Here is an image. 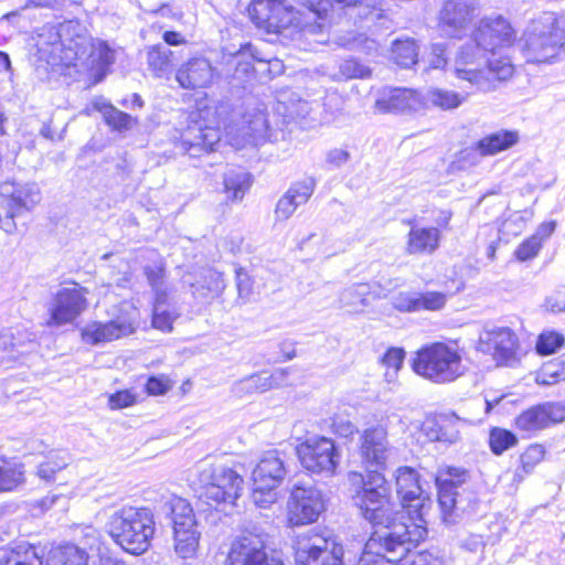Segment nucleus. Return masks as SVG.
<instances>
[{
	"instance_id": "nucleus-1",
	"label": "nucleus",
	"mask_w": 565,
	"mask_h": 565,
	"mask_svg": "<svg viewBox=\"0 0 565 565\" xmlns=\"http://www.w3.org/2000/svg\"><path fill=\"white\" fill-rule=\"evenodd\" d=\"M349 480L354 488L352 499L361 516L372 526L370 546L380 548L388 561L406 565L414 557L413 551L425 537L426 529L418 524H408L402 510L392 502L391 489L382 473L373 471L365 477L360 472H350Z\"/></svg>"
},
{
	"instance_id": "nucleus-2",
	"label": "nucleus",
	"mask_w": 565,
	"mask_h": 565,
	"mask_svg": "<svg viewBox=\"0 0 565 565\" xmlns=\"http://www.w3.org/2000/svg\"><path fill=\"white\" fill-rule=\"evenodd\" d=\"M35 56L54 67L74 66L87 72L95 83L104 79L115 63V50L107 42L94 40L86 28L76 20L47 23L33 35Z\"/></svg>"
},
{
	"instance_id": "nucleus-3",
	"label": "nucleus",
	"mask_w": 565,
	"mask_h": 565,
	"mask_svg": "<svg viewBox=\"0 0 565 565\" xmlns=\"http://www.w3.org/2000/svg\"><path fill=\"white\" fill-rule=\"evenodd\" d=\"M516 33L502 15L483 17L472 32L473 44L461 47L455 63L457 78L480 92L494 90L514 74L509 57H495V51L511 46Z\"/></svg>"
},
{
	"instance_id": "nucleus-4",
	"label": "nucleus",
	"mask_w": 565,
	"mask_h": 565,
	"mask_svg": "<svg viewBox=\"0 0 565 565\" xmlns=\"http://www.w3.org/2000/svg\"><path fill=\"white\" fill-rule=\"evenodd\" d=\"M107 525L113 540L127 553L140 555L150 547L154 534L150 509L124 507L110 516Z\"/></svg>"
},
{
	"instance_id": "nucleus-5",
	"label": "nucleus",
	"mask_w": 565,
	"mask_h": 565,
	"mask_svg": "<svg viewBox=\"0 0 565 565\" xmlns=\"http://www.w3.org/2000/svg\"><path fill=\"white\" fill-rule=\"evenodd\" d=\"M522 52L529 63H553L564 51L565 32L553 12H543L526 26Z\"/></svg>"
},
{
	"instance_id": "nucleus-6",
	"label": "nucleus",
	"mask_w": 565,
	"mask_h": 565,
	"mask_svg": "<svg viewBox=\"0 0 565 565\" xmlns=\"http://www.w3.org/2000/svg\"><path fill=\"white\" fill-rule=\"evenodd\" d=\"M411 365L417 375L436 384L454 382L466 371L459 352L441 342L423 347Z\"/></svg>"
},
{
	"instance_id": "nucleus-7",
	"label": "nucleus",
	"mask_w": 565,
	"mask_h": 565,
	"mask_svg": "<svg viewBox=\"0 0 565 565\" xmlns=\"http://www.w3.org/2000/svg\"><path fill=\"white\" fill-rule=\"evenodd\" d=\"M199 499L209 505L234 504L243 491L244 480L228 467L210 466L200 473Z\"/></svg>"
},
{
	"instance_id": "nucleus-8",
	"label": "nucleus",
	"mask_w": 565,
	"mask_h": 565,
	"mask_svg": "<svg viewBox=\"0 0 565 565\" xmlns=\"http://www.w3.org/2000/svg\"><path fill=\"white\" fill-rule=\"evenodd\" d=\"M287 475L285 455L277 450L268 451L254 468L253 493L254 503L263 509L277 501V489L281 486Z\"/></svg>"
},
{
	"instance_id": "nucleus-9",
	"label": "nucleus",
	"mask_w": 565,
	"mask_h": 565,
	"mask_svg": "<svg viewBox=\"0 0 565 565\" xmlns=\"http://www.w3.org/2000/svg\"><path fill=\"white\" fill-rule=\"evenodd\" d=\"M41 201V192L35 183L3 182L0 184V227L6 233L17 231L15 217L30 212Z\"/></svg>"
},
{
	"instance_id": "nucleus-10",
	"label": "nucleus",
	"mask_w": 565,
	"mask_h": 565,
	"mask_svg": "<svg viewBox=\"0 0 565 565\" xmlns=\"http://www.w3.org/2000/svg\"><path fill=\"white\" fill-rule=\"evenodd\" d=\"M172 514L174 551L181 558H191L196 554L201 531L191 504L180 497H173L167 503Z\"/></svg>"
},
{
	"instance_id": "nucleus-11",
	"label": "nucleus",
	"mask_w": 565,
	"mask_h": 565,
	"mask_svg": "<svg viewBox=\"0 0 565 565\" xmlns=\"http://www.w3.org/2000/svg\"><path fill=\"white\" fill-rule=\"evenodd\" d=\"M248 14L255 25L267 33L285 34L299 24L294 8L281 0H253Z\"/></svg>"
},
{
	"instance_id": "nucleus-12",
	"label": "nucleus",
	"mask_w": 565,
	"mask_h": 565,
	"mask_svg": "<svg viewBox=\"0 0 565 565\" xmlns=\"http://www.w3.org/2000/svg\"><path fill=\"white\" fill-rule=\"evenodd\" d=\"M301 466L313 475L331 476L339 465L340 455L332 439L310 437L296 448Z\"/></svg>"
},
{
	"instance_id": "nucleus-13",
	"label": "nucleus",
	"mask_w": 565,
	"mask_h": 565,
	"mask_svg": "<svg viewBox=\"0 0 565 565\" xmlns=\"http://www.w3.org/2000/svg\"><path fill=\"white\" fill-rule=\"evenodd\" d=\"M119 310L121 315L108 322L93 321L87 323L82 330L83 341L96 345L134 333L138 327L137 309L125 302Z\"/></svg>"
},
{
	"instance_id": "nucleus-14",
	"label": "nucleus",
	"mask_w": 565,
	"mask_h": 565,
	"mask_svg": "<svg viewBox=\"0 0 565 565\" xmlns=\"http://www.w3.org/2000/svg\"><path fill=\"white\" fill-rule=\"evenodd\" d=\"M519 338L508 327L484 328L478 341V350L489 354L498 365L518 363Z\"/></svg>"
},
{
	"instance_id": "nucleus-15",
	"label": "nucleus",
	"mask_w": 565,
	"mask_h": 565,
	"mask_svg": "<svg viewBox=\"0 0 565 565\" xmlns=\"http://www.w3.org/2000/svg\"><path fill=\"white\" fill-rule=\"evenodd\" d=\"M326 509L322 492L313 486H295L288 500V519L292 525L316 522Z\"/></svg>"
},
{
	"instance_id": "nucleus-16",
	"label": "nucleus",
	"mask_w": 565,
	"mask_h": 565,
	"mask_svg": "<svg viewBox=\"0 0 565 565\" xmlns=\"http://www.w3.org/2000/svg\"><path fill=\"white\" fill-rule=\"evenodd\" d=\"M396 493L403 508L408 509V514L426 523L425 515L431 505L429 497L424 495L419 484L418 473L409 467H401L396 471Z\"/></svg>"
},
{
	"instance_id": "nucleus-17",
	"label": "nucleus",
	"mask_w": 565,
	"mask_h": 565,
	"mask_svg": "<svg viewBox=\"0 0 565 565\" xmlns=\"http://www.w3.org/2000/svg\"><path fill=\"white\" fill-rule=\"evenodd\" d=\"M86 305L85 288L77 284L61 288L49 307L47 326L60 327L73 322L85 310Z\"/></svg>"
},
{
	"instance_id": "nucleus-18",
	"label": "nucleus",
	"mask_w": 565,
	"mask_h": 565,
	"mask_svg": "<svg viewBox=\"0 0 565 565\" xmlns=\"http://www.w3.org/2000/svg\"><path fill=\"white\" fill-rule=\"evenodd\" d=\"M391 446L387 438V429L383 425L365 428L359 437V454L366 467L375 468L374 471L386 467L391 455ZM373 470L367 472L371 473Z\"/></svg>"
},
{
	"instance_id": "nucleus-19",
	"label": "nucleus",
	"mask_w": 565,
	"mask_h": 565,
	"mask_svg": "<svg viewBox=\"0 0 565 565\" xmlns=\"http://www.w3.org/2000/svg\"><path fill=\"white\" fill-rule=\"evenodd\" d=\"M468 471L460 468H448L437 478L438 503L443 513V521L446 524L456 522L455 511L463 509L459 488L466 482Z\"/></svg>"
},
{
	"instance_id": "nucleus-20",
	"label": "nucleus",
	"mask_w": 565,
	"mask_h": 565,
	"mask_svg": "<svg viewBox=\"0 0 565 565\" xmlns=\"http://www.w3.org/2000/svg\"><path fill=\"white\" fill-rule=\"evenodd\" d=\"M182 286L200 302H211L220 297L226 285L222 273L210 267H198L182 276Z\"/></svg>"
},
{
	"instance_id": "nucleus-21",
	"label": "nucleus",
	"mask_w": 565,
	"mask_h": 565,
	"mask_svg": "<svg viewBox=\"0 0 565 565\" xmlns=\"http://www.w3.org/2000/svg\"><path fill=\"white\" fill-rule=\"evenodd\" d=\"M228 565H284L269 557L266 537L263 534H244L233 542L228 553Z\"/></svg>"
},
{
	"instance_id": "nucleus-22",
	"label": "nucleus",
	"mask_w": 565,
	"mask_h": 565,
	"mask_svg": "<svg viewBox=\"0 0 565 565\" xmlns=\"http://www.w3.org/2000/svg\"><path fill=\"white\" fill-rule=\"evenodd\" d=\"M476 0H446L439 10L438 25L450 38H460L476 17Z\"/></svg>"
},
{
	"instance_id": "nucleus-23",
	"label": "nucleus",
	"mask_w": 565,
	"mask_h": 565,
	"mask_svg": "<svg viewBox=\"0 0 565 565\" xmlns=\"http://www.w3.org/2000/svg\"><path fill=\"white\" fill-rule=\"evenodd\" d=\"M563 420H565V404L544 403L521 413L514 419V424L522 431L535 433Z\"/></svg>"
},
{
	"instance_id": "nucleus-24",
	"label": "nucleus",
	"mask_w": 565,
	"mask_h": 565,
	"mask_svg": "<svg viewBox=\"0 0 565 565\" xmlns=\"http://www.w3.org/2000/svg\"><path fill=\"white\" fill-rule=\"evenodd\" d=\"M221 140L218 128L194 122L181 135V149L190 157H200L215 150Z\"/></svg>"
},
{
	"instance_id": "nucleus-25",
	"label": "nucleus",
	"mask_w": 565,
	"mask_h": 565,
	"mask_svg": "<svg viewBox=\"0 0 565 565\" xmlns=\"http://www.w3.org/2000/svg\"><path fill=\"white\" fill-rule=\"evenodd\" d=\"M214 68L209 60L194 57L182 64L175 79L185 89L204 88L213 82Z\"/></svg>"
},
{
	"instance_id": "nucleus-26",
	"label": "nucleus",
	"mask_w": 565,
	"mask_h": 565,
	"mask_svg": "<svg viewBox=\"0 0 565 565\" xmlns=\"http://www.w3.org/2000/svg\"><path fill=\"white\" fill-rule=\"evenodd\" d=\"M316 180L307 178L294 183L288 191L278 200L275 209L277 221L288 220L298 206L305 204L313 194Z\"/></svg>"
},
{
	"instance_id": "nucleus-27",
	"label": "nucleus",
	"mask_w": 565,
	"mask_h": 565,
	"mask_svg": "<svg viewBox=\"0 0 565 565\" xmlns=\"http://www.w3.org/2000/svg\"><path fill=\"white\" fill-rule=\"evenodd\" d=\"M375 107L383 113L417 110L422 107L420 95L408 88H390L376 100Z\"/></svg>"
},
{
	"instance_id": "nucleus-28",
	"label": "nucleus",
	"mask_w": 565,
	"mask_h": 565,
	"mask_svg": "<svg viewBox=\"0 0 565 565\" xmlns=\"http://www.w3.org/2000/svg\"><path fill=\"white\" fill-rule=\"evenodd\" d=\"M440 233L436 227L412 226L407 235L406 252L414 254H431L439 246Z\"/></svg>"
},
{
	"instance_id": "nucleus-29",
	"label": "nucleus",
	"mask_w": 565,
	"mask_h": 565,
	"mask_svg": "<svg viewBox=\"0 0 565 565\" xmlns=\"http://www.w3.org/2000/svg\"><path fill=\"white\" fill-rule=\"evenodd\" d=\"M239 130L243 143L257 146L267 137L268 120L266 113L259 108L254 109L253 113H246Z\"/></svg>"
},
{
	"instance_id": "nucleus-30",
	"label": "nucleus",
	"mask_w": 565,
	"mask_h": 565,
	"mask_svg": "<svg viewBox=\"0 0 565 565\" xmlns=\"http://www.w3.org/2000/svg\"><path fill=\"white\" fill-rule=\"evenodd\" d=\"M519 140L516 131L499 130L481 138L476 149L481 156H494L514 146Z\"/></svg>"
},
{
	"instance_id": "nucleus-31",
	"label": "nucleus",
	"mask_w": 565,
	"mask_h": 565,
	"mask_svg": "<svg viewBox=\"0 0 565 565\" xmlns=\"http://www.w3.org/2000/svg\"><path fill=\"white\" fill-rule=\"evenodd\" d=\"M147 63L156 77H167L172 70L173 52L164 44H156L148 49Z\"/></svg>"
},
{
	"instance_id": "nucleus-32",
	"label": "nucleus",
	"mask_w": 565,
	"mask_h": 565,
	"mask_svg": "<svg viewBox=\"0 0 565 565\" xmlns=\"http://www.w3.org/2000/svg\"><path fill=\"white\" fill-rule=\"evenodd\" d=\"M420 99L422 106H434L443 110H452L466 100V96L454 90L431 88L420 96Z\"/></svg>"
},
{
	"instance_id": "nucleus-33",
	"label": "nucleus",
	"mask_w": 565,
	"mask_h": 565,
	"mask_svg": "<svg viewBox=\"0 0 565 565\" xmlns=\"http://www.w3.org/2000/svg\"><path fill=\"white\" fill-rule=\"evenodd\" d=\"M252 185V175L242 168H232L224 173V189L228 198L239 201Z\"/></svg>"
},
{
	"instance_id": "nucleus-34",
	"label": "nucleus",
	"mask_w": 565,
	"mask_h": 565,
	"mask_svg": "<svg viewBox=\"0 0 565 565\" xmlns=\"http://www.w3.org/2000/svg\"><path fill=\"white\" fill-rule=\"evenodd\" d=\"M545 456V448L542 445L534 444L526 448L521 455V466L515 469L513 481L520 483L526 476L533 472L537 463H540Z\"/></svg>"
},
{
	"instance_id": "nucleus-35",
	"label": "nucleus",
	"mask_w": 565,
	"mask_h": 565,
	"mask_svg": "<svg viewBox=\"0 0 565 565\" xmlns=\"http://www.w3.org/2000/svg\"><path fill=\"white\" fill-rule=\"evenodd\" d=\"M418 46L414 40H396L392 45V60L401 67L408 68L417 63Z\"/></svg>"
},
{
	"instance_id": "nucleus-36",
	"label": "nucleus",
	"mask_w": 565,
	"mask_h": 565,
	"mask_svg": "<svg viewBox=\"0 0 565 565\" xmlns=\"http://www.w3.org/2000/svg\"><path fill=\"white\" fill-rule=\"evenodd\" d=\"M87 554L75 545H66L55 550L47 565H87Z\"/></svg>"
},
{
	"instance_id": "nucleus-37",
	"label": "nucleus",
	"mask_w": 565,
	"mask_h": 565,
	"mask_svg": "<svg viewBox=\"0 0 565 565\" xmlns=\"http://www.w3.org/2000/svg\"><path fill=\"white\" fill-rule=\"evenodd\" d=\"M24 472L22 467L0 458V492L11 491L23 483Z\"/></svg>"
},
{
	"instance_id": "nucleus-38",
	"label": "nucleus",
	"mask_w": 565,
	"mask_h": 565,
	"mask_svg": "<svg viewBox=\"0 0 565 565\" xmlns=\"http://www.w3.org/2000/svg\"><path fill=\"white\" fill-rule=\"evenodd\" d=\"M67 466L68 456L65 451H51L45 461L39 463L38 476L45 481H52L54 475Z\"/></svg>"
},
{
	"instance_id": "nucleus-39",
	"label": "nucleus",
	"mask_w": 565,
	"mask_h": 565,
	"mask_svg": "<svg viewBox=\"0 0 565 565\" xmlns=\"http://www.w3.org/2000/svg\"><path fill=\"white\" fill-rule=\"evenodd\" d=\"M369 290L370 288L366 284L352 285L340 294L339 301L342 307L348 308L350 311H358L361 307L366 306Z\"/></svg>"
},
{
	"instance_id": "nucleus-40",
	"label": "nucleus",
	"mask_w": 565,
	"mask_h": 565,
	"mask_svg": "<svg viewBox=\"0 0 565 565\" xmlns=\"http://www.w3.org/2000/svg\"><path fill=\"white\" fill-rule=\"evenodd\" d=\"M565 381V354L545 363L536 376V382L543 385H553Z\"/></svg>"
},
{
	"instance_id": "nucleus-41",
	"label": "nucleus",
	"mask_w": 565,
	"mask_h": 565,
	"mask_svg": "<svg viewBox=\"0 0 565 565\" xmlns=\"http://www.w3.org/2000/svg\"><path fill=\"white\" fill-rule=\"evenodd\" d=\"M516 443V436L508 429L494 427L490 430L489 444L495 455H502L505 450L515 446Z\"/></svg>"
},
{
	"instance_id": "nucleus-42",
	"label": "nucleus",
	"mask_w": 565,
	"mask_h": 565,
	"mask_svg": "<svg viewBox=\"0 0 565 565\" xmlns=\"http://www.w3.org/2000/svg\"><path fill=\"white\" fill-rule=\"evenodd\" d=\"M371 71L367 66L354 58H348L340 62L339 70L333 77L337 81H348L352 78H365L369 77Z\"/></svg>"
},
{
	"instance_id": "nucleus-43",
	"label": "nucleus",
	"mask_w": 565,
	"mask_h": 565,
	"mask_svg": "<svg viewBox=\"0 0 565 565\" xmlns=\"http://www.w3.org/2000/svg\"><path fill=\"white\" fill-rule=\"evenodd\" d=\"M268 380V372L254 374L237 382L235 390L238 393H263L271 390V384Z\"/></svg>"
},
{
	"instance_id": "nucleus-44",
	"label": "nucleus",
	"mask_w": 565,
	"mask_h": 565,
	"mask_svg": "<svg viewBox=\"0 0 565 565\" xmlns=\"http://www.w3.org/2000/svg\"><path fill=\"white\" fill-rule=\"evenodd\" d=\"M246 51H250V45H248L246 50L233 56L232 63L235 65L233 77L238 81H243L245 77H249L255 72L253 61L257 60L258 57H255L254 54L247 53Z\"/></svg>"
},
{
	"instance_id": "nucleus-45",
	"label": "nucleus",
	"mask_w": 565,
	"mask_h": 565,
	"mask_svg": "<svg viewBox=\"0 0 565 565\" xmlns=\"http://www.w3.org/2000/svg\"><path fill=\"white\" fill-rule=\"evenodd\" d=\"M405 359V351L402 348L392 347L387 349L382 358V363L388 370L385 373V377L388 382H393L396 377L397 372L402 369Z\"/></svg>"
},
{
	"instance_id": "nucleus-46",
	"label": "nucleus",
	"mask_w": 565,
	"mask_h": 565,
	"mask_svg": "<svg viewBox=\"0 0 565 565\" xmlns=\"http://www.w3.org/2000/svg\"><path fill=\"white\" fill-rule=\"evenodd\" d=\"M103 115L106 124L114 130L122 131L132 127L134 118L111 105H108L104 108Z\"/></svg>"
},
{
	"instance_id": "nucleus-47",
	"label": "nucleus",
	"mask_w": 565,
	"mask_h": 565,
	"mask_svg": "<svg viewBox=\"0 0 565 565\" xmlns=\"http://www.w3.org/2000/svg\"><path fill=\"white\" fill-rule=\"evenodd\" d=\"M337 3L348 8H356L358 17L367 19L371 15L381 17L380 0H334Z\"/></svg>"
},
{
	"instance_id": "nucleus-48",
	"label": "nucleus",
	"mask_w": 565,
	"mask_h": 565,
	"mask_svg": "<svg viewBox=\"0 0 565 565\" xmlns=\"http://www.w3.org/2000/svg\"><path fill=\"white\" fill-rule=\"evenodd\" d=\"M564 335L555 332L547 331L540 334L536 342V351L541 355H548L554 353L564 344Z\"/></svg>"
},
{
	"instance_id": "nucleus-49",
	"label": "nucleus",
	"mask_w": 565,
	"mask_h": 565,
	"mask_svg": "<svg viewBox=\"0 0 565 565\" xmlns=\"http://www.w3.org/2000/svg\"><path fill=\"white\" fill-rule=\"evenodd\" d=\"M356 565H398L394 561H388V556L384 554L380 548L370 546L367 540L364 550L356 563Z\"/></svg>"
},
{
	"instance_id": "nucleus-50",
	"label": "nucleus",
	"mask_w": 565,
	"mask_h": 565,
	"mask_svg": "<svg viewBox=\"0 0 565 565\" xmlns=\"http://www.w3.org/2000/svg\"><path fill=\"white\" fill-rule=\"evenodd\" d=\"M542 244L536 237L530 236L524 239L514 250V256L520 262H527L535 258L542 249Z\"/></svg>"
},
{
	"instance_id": "nucleus-51",
	"label": "nucleus",
	"mask_w": 565,
	"mask_h": 565,
	"mask_svg": "<svg viewBox=\"0 0 565 565\" xmlns=\"http://www.w3.org/2000/svg\"><path fill=\"white\" fill-rule=\"evenodd\" d=\"M419 310H438L446 303V295L438 291L417 292Z\"/></svg>"
},
{
	"instance_id": "nucleus-52",
	"label": "nucleus",
	"mask_w": 565,
	"mask_h": 565,
	"mask_svg": "<svg viewBox=\"0 0 565 565\" xmlns=\"http://www.w3.org/2000/svg\"><path fill=\"white\" fill-rule=\"evenodd\" d=\"M395 309L404 312L419 311L418 309V295L414 294H399L393 300Z\"/></svg>"
},
{
	"instance_id": "nucleus-53",
	"label": "nucleus",
	"mask_w": 565,
	"mask_h": 565,
	"mask_svg": "<svg viewBox=\"0 0 565 565\" xmlns=\"http://www.w3.org/2000/svg\"><path fill=\"white\" fill-rule=\"evenodd\" d=\"M172 315L168 308L153 307L152 326L162 331H171L172 329Z\"/></svg>"
},
{
	"instance_id": "nucleus-54",
	"label": "nucleus",
	"mask_w": 565,
	"mask_h": 565,
	"mask_svg": "<svg viewBox=\"0 0 565 565\" xmlns=\"http://www.w3.org/2000/svg\"><path fill=\"white\" fill-rule=\"evenodd\" d=\"M136 403V397L129 391H120L111 394L108 398V405L113 409H120L131 406Z\"/></svg>"
},
{
	"instance_id": "nucleus-55",
	"label": "nucleus",
	"mask_w": 565,
	"mask_h": 565,
	"mask_svg": "<svg viewBox=\"0 0 565 565\" xmlns=\"http://www.w3.org/2000/svg\"><path fill=\"white\" fill-rule=\"evenodd\" d=\"M236 287L241 299L247 300L252 295L253 287L250 277L242 268L236 271Z\"/></svg>"
},
{
	"instance_id": "nucleus-56",
	"label": "nucleus",
	"mask_w": 565,
	"mask_h": 565,
	"mask_svg": "<svg viewBox=\"0 0 565 565\" xmlns=\"http://www.w3.org/2000/svg\"><path fill=\"white\" fill-rule=\"evenodd\" d=\"M350 152L344 149L334 148L328 151L326 161L334 168H340L350 160Z\"/></svg>"
},
{
	"instance_id": "nucleus-57",
	"label": "nucleus",
	"mask_w": 565,
	"mask_h": 565,
	"mask_svg": "<svg viewBox=\"0 0 565 565\" xmlns=\"http://www.w3.org/2000/svg\"><path fill=\"white\" fill-rule=\"evenodd\" d=\"M170 388L169 381L151 376L146 383V390L150 395H163Z\"/></svg>"
},
{
	"instance_id": "nucleus-58",
	"label": "nucleus",
	"mask_w": 565,
	"mask_h": 565,
	"mask_svg": "<svg viewBox=\"0 0 565 565\" xmlns=\"http://www.w3.org/2000/svg\"><path fill=\"white\" fill-rule=\"evenodd\" d=\"M459 433L451 425L438 426V430L436 431L435 439L437 441L454 444L458 440Z\"/></svg>"
},
{
	"instance_id": "nucleus-59",
	"label": "nucleus",
	"mask_w": 565,
	"mask_h": 565,
	"mask_svg": "<svg viewBox=\"0 0 565 565\" xmlns=\"http://www.w3.org/2000/svg\"><path fill=\"white\" fill-rule=\"evenodd\" d=\"M145 274L152 289L163 287L164 270L162 267H150L145 268Z\"/></svg>"
},
{
	"instance_id": "nucleus-60",
	"label": "nucleus",
	"mask_w": 565,
	"mask_h": 565,
	"mask_svg": "<svg viewBox=\"0 0 565 565\" xmlns=\"http://www.w3.org/2000/svg\"><path fill=\"white\" fill-rule=\"evenodd\" d=\"M546 307L552 312L565 311V290H559L546 299Z\"/></svg>"
},
{
	"instance_id": "nucleus-61",
	"label": "nucleus",
	"mask_w": 565,
	"mask_h": 565,
	"mask_svg": "<svg viewBox=\"0 0 565 565\" xmlns=\"http://www.w3.org/2000/svg\"><path fill=\"white\" fill-rule=\"evenodd\" d=\"M556 227V223L554 221L544 222L536 228L535 233L532 235L536 237V239L543 245L554 233Z\"/></svg>"
},
{
	"instance_id": "nucleus-62",
	"label": "nucleus",
	"mask_w": 565,
	"mask_h": 565,
	"mask_svg": "<svg viewBox=\"0 0 565 565\" xmlns=\"http://www.w3.org/2000/svg\"><path fill=\"white\" fill-rule=\"evenodd\" d=\"M11 553L21 556V559L28 563H31V555L43 557L42 554L38 553L36 547L30 544L18 545L13 551H11Z\"/></svg>"
},
{
	"instance_id": "nucleus-63",
	"label": "nucleus",
	"mask_w": 565,
	"mask_h": 565,
	"mask_svg": "<svg viewBox=\"0 0 565 565\" xmlns=\"http://www.w3.org/2000/svg\"><path fill=\"white\" fill-rule=\"evenodd\" d=\"M333 426H334L335 433L339 436L345 437V438L352 436L356 431L355 426L350 420H343V419L335 420L333 423Z\"/></svg>"
},
{
	"instance_id": "nucleus-64",
	"label": "nucleus",
	"mask_w": 565,
	"mask_h": 565,
	"mask_svg": "<svg viewBox=\"0 0 565 565\" xmlns=\"http://www.w3.org/2000/svg\"><path fill=\"white\" fill-rule=\"evenodd\" d=\"M3 565H43L42 556H33L31 555V563L23 562L21 556L14 555L10 552L7 556Z\"/></svg>"
}]
</instances>
